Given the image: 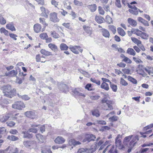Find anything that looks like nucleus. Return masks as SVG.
Returning a JSON list of instances; mask_svg holds the SVG:
<instances>
[{"mask_svg": "<svg viewBox=\"0 0 153 153\" xmlns=\"http://www.w3.org/2000/svg\"><path fill=\"white\" fill-rule=\"evenodd\" d=\"M138 32H140V33H139L140 36L143 39H147L148 37V35L146 33L142 32L141 31L138 30Z\"/></svg>", "mask_w": 153, "mask_h": 153, "instance_id": "obj_20", "label": "nucleus"}, {"mask_svg": "<svg viewBox=\"0 0 153 153\" xmlns=\"http://www.w3.org/2000/svg\"><path fill=\"white\" fill-rule=\"evenodd\" d=\"M88 137H89V139H91V141H94L95 139L96 138V137L93 134H89L88 135Z\"/></svg>", "mask_w": 153, "mask_h": 153, "instance_id": "obj_48", "label": "nucleus"}, {"mask_svg": "<svg viewBox=\"0 0 153 153\" xmlns=\"http://www.w3.org/2000/svg\"><path fill=\"white\" fill-rule=\"evenodd\" d=\"M62 88H64L63 90H62V91L63 92H65L66 91H67L68 89V87L65 84H62Z\"/></svg>", "mask_w": 153, "mask_h": 153, "instance_id": "obj_57", "label": "nucleus"}, {"mask_svg": "<svg viewBox=\"0 0 153 153\" xmlns=\"http://www.w3.org/2000/svg\"><path fill=\"white\" fill-rule=\"evenodd\" d=\"M102 33L103 36L106 38H109L110 36V33L109 31L106 29H102Z\"/></svg>", "mask_w": 153, "mask_h": 153, "instance_id": "obj_15", "label": "nucleus"}, {"mask_svg": "<svg viewBox=\"0 0 153 153\" xmlns=\"http://www.w3.org/2000/svg\"><path fill=\"white\" fill-rule=\"evenodd\" d=\"M40 37L42 39H45L46 38L48 37V35L46 33H44L40 35Z\"/></svg>", "mask_w": 153, "mask_h": 153, "instance_id": "obj_42", "label": "nucleus"}, {"mask_svg": "<svg viewBox=\"0 0 153 153\" xmlns=\"http://www.w3.org/2000/svg\"><path fill=\"white\" fill-rule=\"evenodd\" d=\"M139 140V138L138 136L136 135L135 137L133 138L132 140L130 142L131 145L133 144V147H134L135 144L137 143V141L134 142L136 140L138 141Z\"/></svg>", "mask_w": 153, "mask_h": 153, "instance_id": "obj_14", "label": "nucleus"}, {"mask_svg": "<svg viewBox=\"0 0 153 153\" xmlns=\"http://www.w3.org/2000/svg\"><path fill=\"white\" fill-rule=\"evenodd\" d=\"M23 143L25 146L30 149L35 148L36 146V142L34 141H25Z\"/></svg>", "mask_w": 153, "mask_h": 153, "instance_id": "obj_3", "label": "nucleus"}, {"mask_svg": "<svg viewBox=\"0 0 153 153\" xmlns=\"http://www.w3.org/2000/svg\"><path fill=\"white\" fill-rule=\"evenodd\" d=\"M88 149L87 148H81L79 149L77 151L78 153H82V152H86Z\"/></svg>", "mask_w": 153, "mask_h": 153, "instance_id": "obj_51", "label": "nucleus"}, {"mask_svg": "<svg viewBox=\"0 0 153 153\" xmlns=\"http://www.w3.org/2000/svg\"><path fill=\"white\" fill-rule=\"evenodd\" d=\"M18 95L19 97L21 98L23 100H28L30 98V97L26 95H24L22 96H20V97L19 96V94H18Z\"/></svg>", "mask_w": 153, "mask_h": 153, "instance_id": "obj_36", "label": "nucleus"}, {"mask_svg": "<svg viewBox=\"0 0 153 153\" xmlns=\"http://www.w3.org/2000/svg\"><path fill=\"white\" fill-rule=\"evenodd\" d=\"M9 36L10 37L15 40H16V37H17V36L13 33L9 34Z\"/></svg>", "mask_w": 153, "mask_h": 153, "instance_id": "obj_56", "label": "nucleus"}, {"mask_svg": "<svg viewBox=\"0 0 153 153\" xmlns=\"http://www.w3.org/2000/svg\"><path fill=\"white\" fill-rule=\"evenodd\" d=\"M1 89L3 91V94L7 97L12 98L16 94V90L13 88L11 89V86L7 85L1 87Z\"/></svg>", "mask_w": 153, "mask_h": 153, "instance_id": "obj_1", "label": "nucleus"}, {"mask_svg": "<svg viewBox=\"0 0 153 153\" xmlns=\"http://www.w3.org/2000/svg\"><path fill=\"white\" fill-rule=\"evenodd\" d=\"M122 71L124 74H129L130 72V70L128 69L124 68L122 69Z\"/></svg>", "mask_w": 153, "mask_h": 153, "instance_id": "obj_62", "label": "nucleus"}, {"mask_svg": "<svg viewBox=\"0 0 153 153\" xmlns=\"http://www.w3.org/2000/svg\"><path fill=\"white\" fill-rule=\"evenodd\" d=\"M18 72L16 70H12L8 73H6L4 76H10L11 77H15L16 76Z\"/></svg>", "mask_w": 153, "mask_h": 153, "instance_id": "obj_7", "label": "nucleus"}, {"mask_svg": "<svg viewBox=\"0 0 153 153\" xmlns=\"http://www.w3.org/2000/svg\"><path fill=\"white\" fill-rule=\"evenodd\" d=\"M100 97L98 95H95L94 96H91L90 97V98L91 100H96L98 99Z\"/></svg>", "mask_w": 153, "mask_h": 153, "instance_id": "obj_52", "label": "nucleus"}, {"mask_svg": "<svg viewBox=\"0 0 153 153\" xmlns=\"http://www.w3.org/2000/svg\"><path fill=\"white\" fill-rule=\"evenodd\" d=\"M120 83L122 85L127 86L128 83L123 78H121Z\"/></svg>", "mask_w": 153, "mask_h": 153, "instance_id": "obj_38", "label": "nucleus"}, {"mask_svg": "<svg viewBox=\"0 0 153 153\" xmlns=\"http://www.w3.org/2000/svg\"><path fill=\"white\" fill-rule=\"evenodd\" d=\"M41 53L45 56H48L51 55V53L45 49H42L40 51Z\"/></svg>", "mask_w": 153, "mask_h": 153, "instance_id": "obj_24", "label": "nucleus"}, {"mask_svg": "<svg viewBox=\"0 0 153 153\" xmlns=\"http://www.w3.org/2000/svg\"><path fill=\"white\" fill-rule=\"evenodd\" d=\"M116 2L115 3L116 5L118 7L120 8L121 7V5L120 4V0H116Z\"/></svg>", "mask_w": 153, "mask_h": 153, "instance_id": "obj_58", "label": "nucleus"}, {"mask_svg": "<svg viewBox=\"0 0 153 153\" xmlns=\"http://www.w3.org/2000/svg\"><path fill=\"white\" fill-rule=\"evenodd\" d=\"M123 61L126 62V63L129 64L131 63L132 62L131 61L128 57H126L125 58L123 59Z\"/></svg>", "mask_w": 153, "mask_h": 153, "instance_id": "obj_49", "label": "nucleus"}, {"mask_svg": "<svg viewBox=\"0 0 153 153\" xmlns=\"http://www.w3.org/2000/svg\"><path fill=\"white\" fill-rule=\"evenodd\" d=\"M121 137L120 134H118L115 139L116 146L120 149H122L124 148V146L122 144L121 140L119 138Z\"/></svg>", "mask_w": 153, "mask_h": 153, "instance_id": "obj_5", "label": "nucleus"}, {"mask_svg": "<svg viewBox=\"0 0 153 153\" xmlns=\"http://www.w3.org/2000/svg\"><path fill=\"white\" fill-rule=\"evenodd\" d=\"M85 88L89 91H91L93 90V89L92 88V85L91 84L88 83L85 85Z\"/></svg>", "mask_w": 153, "mask_h": 153, "instance_id": "obj_37", "label": "nucleus"}, {"mask_svg": "<svg viewBox=\"0 0 153 153\" xmlns=\"http://www.w3.org/2000/svg\"><path fill=\"white\" fill-rule=\"evenodd\" d=\"M69 48L71 51L76 54H79V51L81 53H82L83 51V49H81V47L79 46L70 45L69 46Z\"/></svg>", "mask_w": 153, "mask_h": 153, "instance_id": "obj_4", "label": "nucleus"}, {"mask_svg": "<svg viewBox=\"0 0 153 153\" xmlns=\"http://www.w3.org/2000/svg\"><path fill=\"white\" fill-rule=\"evenodd\" d=\"M51 35L55 39L58 38L59 37V35L54 31L51 32Z\"/></svg>", "mask_w": 153, "mask_h": 153, "instance_id": "obj_39", "label": "nucleus"}, {"mask_svg": "<svg viewBox=\"0 0 153 153\" xmlns=\"http://www.w3.org/2000/svg\"><path fill=\"white\" fill-rule=\"evenodd\" d=\"M41 152L42 153H52V152L50 149H48L47 150H45L43 149H42Z\"/></svg>", "mask_w": 153, "mask_h": 153, "instance_id": "obj_59", "label": "nucleus"}, {"mask_svg": "<svg viewBox=\"0 0 153 153\" xmlns=\"http://www.w3.org/2000/svg\"><path fill=\"white\" fill-rule=\"evenodd\" d=\"M101 102L103 104L102 108L103 109L105 110H108V109L105 107L106 104H108V100L107 98L105 97H104V98L101 100Z\"/></svg>", "mask_w": 153, "mask_h": 153, "instance_id": "obj_10", "label": "nucleus"}, {"mask_svg": "<svg viewBox=\"0 0 153 153\" xmlns=\"http://www.w3.org/2000/svg\"><path fill=\"white\" fill-rule=\"evenodd\" d=\"M33 28L36 33H38L41 31V26L40 24L37 23L34 25Z\"/></svg>", "mask_w": 153, "mask_h": 153, "instance_id": "obj_12", "label": "nucleus"}, {"mask_svg": "<svg viewBox=\"0 0 153 153\" xmlns=\"http://www.w3.org/2000/svg\"><path fill=\"white\" fill-rule=\"evenodd\" d=\"M57 13L56 12L51 13L50 14V19H56L57 18Z\"/></svg>", "mask_w": 153, "mask_h": 153, "instance_id": "obj_27", "label": "nucleus"}, {"mask_svg": "<svg viewBox=\"0 0 153 153\" xmlns=\"http://www.w3.org/2000/svg\"><path fill=\"white\" fill-rule=\"evenodd\" d=\"M40 131L43 133L45 131V128L44 125L41 126L39 127Z\"/></svg>", "mask_w": 153, "mask_h": 153, "instance_id": "obj_60", "label": "nucleus"}, {"mask_svg": "<svg viewBox=\"0 0 153 153\" xmlns=\"http://www.w3.org/2000/svg\"><path fill=\"white\" fill-rule=\"evenodd\" d=\"M138 10L139 9L137 8V10H129V11L131 13L135 15H137L138 14Z\"/></svg>", "mask_w": 153, "mask_h": 153, "instance_id": "obj_35", "label": "nucleus"}, {"mask_svg": "<svg viewBox=\"0 0 153 153\" xmlns=\"http://www.w3.org/2000/svg\"><path fill=\"white\" fill-rule=\"evenodd\" d=\"M133 59L137 63H139L140 62H142L141 60L140 59H137V58H136L135 57H133Z\"/></svg>", "mask_w": 153, "mask_h": 153, "instance_id": "obj_64", "label": "nucleus"}, {"mask_svg": "<svg viewBox=\"0 0 153 153\" xmlns=\"http://www.w3.org/2000/svg\"><path fill=\"white\" fill-rule=\"evenodd\" d=\"M117 31L118 33L122 36H124L126 34L124 30L121 27H118L117 28Z\"/></svg>", "mask_w": 153, "mask_h": 153, "instance_id": "obj_25", "label": "nucleus"}, {"mask_svg": "<svg viewBox=\"0 0 153 153\" xmlns=\"http://www.w3.org/2000/svg\"><path fill=\"white\" fill-rule=\"evenodd\" d=\"M92 115L96 117H98L100 115L99 111L97 109L94 110L92 111Z\"/></svg>", "mask_w": 153, "mask_h": 153, "instance_id": "obj_31", "label": "nucleus"}, {"mask_svg": "<svg viewBox=\"0 0 153 153\" xmlns=\"http://www.w3.org/2000/svg\"><path fill=\"white\" fill-rule=\"evenodd\" d=\"M110 145V146L109 147L108 152L109 153H117L118 151L116 148L114 147V146L111 144Z\"/></svg>", "mask_w": 153, "mask_h": 153, "instance_id": "obj_11", "label": "nucleus"}, {"mask_svg": "<svg viewBox=\"0 0 153 153\" xmlns=\"http://www.w3.org/2000/svg\"><path fill=\"white\" fill-rule=\"evenodd\" d=\"M127 78L128 80L132 82L134 84H136L137 83V80L135 79L130 76H128Z\"/></svg>", "mask_w": 153, "mask_h": 153, "instance_id": "obj_30", "label": "nucleus"}, {"mask_svg": "<svg viewBox=\"0 0 153 153\" xmlns=\"http://www.w3.org/2000/svg\"><path fill=\"white\" fill-rule=\"evenodd\" d=\"M74 4L76 5L82 6L83 4L82 2H80L76 0H74Z\"/></svg>", "mask_w": 153, "mask_h": 153, "instance_id": "obj_45", "label": "nucleus"}, {"mask_svg": "<svg viewBox=\"0 0 153 153\" xmlns=\"http://www.w3.org/2000/svg\"><path fill=\"white\" fill-rule=\"evenodd\" d=\"M90 80L93 83H96L98 85H100V82L99 80H96L95 78H91L90 79Z\"/></svg>", "mask_w": 153, "mask_h": 153, "instance_id": "obj_33", "label": "nucleus"}, {"mask_svg": "<svg viewBox=\"0 0 153 153\" xmlns=\"http://www.w3.org/2000/svg\"><path fill=\"white\" fill-rule=\"evenodd\" d=\"M108 109V110H111L113 109V107L111 105L108 104V103L106 104L105 106V107Z\"/></svg>", "mask_w": 153, "mask_h": 153, "instance_id": "obj_54", "label": "nucleus"}, {"mask_svg": "<svg viewBox=\"0 0 153 153\" xmlns=\"http://www.w3.org/2000/svg\"><path fill=\"white\" fill-rule=\"evenodd\" d=\"M126 53L129 55L134 56H135L136 54V52L134 50L130 48H128L126 51Z\"/></svg>", "mask_w": 153, "mask_h": 153, "instance_id": "obj_21", "label": "nucleus"}, {"mask_svg": "<svg viewBox=\"0 0 153 153\" xmlns=\"http://www.w3.org/2000/svg\"><path fill=\"white\" fill-rule=\"evenodd\" d=\"M18 114H13L10 113L6 114L3 116L2 117H1V122L2 123L5 122L9 118H10V120L11 119L14 120V119H16L17 118L15 116Z\"/></svg>", "mask_w": 153, "mask_h": 153, "instance_id": "obj_2", "label": "nucleus"}, {"mask_svg": "<svg viewBox=\"0 0 153 153\" xmlns=\"http://www.w3.org/2000/svg\"><path fill=\"white\" fill-rule=\"evenodd\" d=\"M7 139L10 140L14 141L17 140L19 138L15 136L11 135L8 136Z\"/></svg>", "mask_w": 153, "mask_h": 153, "instance_id": "obj_29", "label": "nucleus"}, {"mask_svg": "<svg viewBox=\"0 0 153 153\" xmlns=\"http://www.w3.org/2000/svg\"><path fill=\"white\" fill-rule=\"evenodd\" d=\"M132 136V135H131L126 137L124 138V140L126 142H128L131 139Z\"/></svg>", "mask_w": 153, "mask_h": 153, "instance_id": "obj_55", "label": "nucleus"}, {"mask_svg": "<svg viewBox=\"0 0 153 153\" xmlns=\"http://www.w3.org/2000/svg\"><path fill=\"white\" fill-rule=\"evenodd\" d=\"M69 143L71 145H73L74 146L79 145L81 144L80 142L78 141H76L74 139H71L69 141Z\"/></svg>", "mask_w": 153, "mask_h": 153, "instance_id": "obj_17", "label": "nucleus"}, {"mask_svg": "<svg viewBox=\"0 0 153 153\" xmlns=\"http://www.w3.org/2000/svg\"><path fill=\"white\" fill-rule=\"evenodd\" d=\"M100 87L107 91H108L109 89V85L106 83H102L100 85Z\"/></svg>", "mask_w": 153, "mask_h": 153, "instance_id": "obj_18", "label": "nucleus"}, {"mask_svg": "<svg viewBox=\"0 0 153 153\" xmlns=\"http://www.w3.org/2000/svg\"><path fill=\"white\" fill-rule=\"evenodd\" d=\"M12 108L17 109L18 110H21L22 108L25 107L24 103L21 101H17L15 102V103L12 105Z\"/></svg>", "mask_w": 153, "mask_h": 153, "instance_id": "obj_6", "label": "nucleus"}, {"mask_svg": "<svg viewBox=\"0 0 153 153\" xmlns=\"http://www.w3.org/2000/svg\"><path fill=\"white\" fill-rule=\"evenodd\" d=\"M55 142L58 144H62L65 141V140L62 137L58 136L54 140Z\"/></svg>", "mask_w": 153, "mask_h": 153, "instance_id": "obj_9", "label": "nucleus"}, {"mask_svg": "<svg viewBox=\"0 0 153 153\" xmlns=\"http://www.w3.org/2000/svg\"><path fill=\"white\" fill-rule=\"evenodd\" d=\"M40 9L42 13L49 14V11L47 9H46L44 7H40Z\"/></svg>", "mask_w": 153, "mask_h": 153, "instance_id": "obj_43", "label": "nucleus"}, {"mask_svg": "<svg viewBox=\"0 0 153 153\" xmlns=\"http://www.w3.org/2000/svg\"><path fill=\"white\" fill-rule=\"evenodd\" d=\"M91 141V139H89V137H88V136H87V137H86L83 140L82 142H86L87 143Z\"/></svg>", "mask_w": 153, "mask_h": 153, "instance_id": "obj_63", "label": "nucleus"}, {"mask_svg": "<svg viewBox=\"0 0 153 153\" xmlns=\"http://www.w3.org/2000/svg\"><path fill=\"white\" fill-rule=\"evenodd\" d=\"M48 46L49 48L54 52L58 50L57 46L53 44L50 43L48 44Z\"/></svg>", "mask_w": 153, "mask_h": 153, "instance_id": "obj_19", "label": "nucleus"}, {"mask_svg": "<svg viewBox=\"0 0 153 153\" xmlns=\"http://www.w3.org/2000/svg\"><path fill=\"white\" fill-rule=\"evenodd\" d=\"M83 28L84 30L87 33L91 34V33L92 29H91L90 28L88 27L87 26L85 25H84Z\"/></svg>", "mask_w": 153, "mask_h": 153, "instance_id": "obj_23", "label": "nucleus"}, {"mask_svg": "<svg viewBox=\"0 0 153 153\" xmlns=\"http://www.w3.org/2000/svg\"><path fill=\"white\" fill-rule=\"evenodd\" d=\"M1 33H4L5 35H8L9 34L8 31L3 27L1 28Z\"/></svg>", "mask_w": 153, "mask_h": 153, "instance_id": "obj_41", "label": "nucleus"}, {"mask_svg": "<svg viewBox=\"0 0 153 153\" xmlns=\"http://www.w3.org/2000/svg\"><path fill=\"white\" fill-rule=\"evenodd\" d=\"M6 27L7 29L10 30L11 31L16 30V29L14 26L10 24H7L6 26Z\"/></svg>", "mask_w": 153, "mask_h": 153, "instance_id": "obj_28", "label": "nucleus"}, {"mask_svg": "<svg viewBox=\"0 0 153 153\" xmlns=\"http://www.w3.org/2000/svg\"><path fill=\"white\" fill-rule=\"evenodd\" d=\"M28 131L36 133L37 132V129L36 128H30L28 130Z\"/></svg>", "mask_w": 153, "mask_h": 153, "instance_id": "obj_53", "label": "nucleus"}, {"mask_svg": "<svg viewBox=\"0 0 153 153\" xmlns=\"http://www.w3.org/2000/svg\"><path fill=\"white\" fill-rule=\"evenodd\" d=\"M36 138L40 141H41V140H42L43 138V136L39 134H36Z\"/></svg>", "mask_w": 153, "mask_h": 153, "instance_id": "obj_46", "label": "nucleus"}, {"mask_svg": "<svg viewBox=\"0 0 153 153\" xmlns=\"http://www.w3.org/2000/svg\"><path fill=\"white\" fill-rule=\"evenodd\" d=\"M25 115L28 117L33 119L35 117V113L32 111H28L25 112Z\"/></svg>", "mask_w": 153, "mask_h": 153, "instance_id": "obj_8", "label": "nucleus"}, {"mask_svg": "<svg viewBox=\"0 0 153 153\" xmlns=\"http://www.w3.org/2000/svg\"><path fill=\"white\" fill-rule=\"evenodd\" d=\"M118 117L116 116H114L109 118V120L110 121L113 122L117 121L118 120Z\"/></svg>", "mask_w": 153, "mask_h": 153, "instance_id": "obj_34", "label": "nucleus"}, {"mask_svg": "<svg viewBox=\"0 0 153 153\" xmlns=\"http://www.w3.org/2000/svg\"><path fill=\"white\" fill-rule=\"evenodd\" d=\"M6 123L7 126H9L10 127H13L15 124V123L14 122L12 121L9 122L8 123Z\"/></svg>", "mask_w": 153, "mask_h": 153, "instance_id": "obj_50", "label": "nucleus"}, {"mask_svg": "<svg viewBox=\"0 0 153 153\" xmlns=\"http://www.w3.org/2000/svg\"><path fill=\"white\" fill-rule=\"evenodd\" d=\"M98 11L100 14L104 15V11L102 9V7L99 6L98 7Z\"/></svg>", "mask_w": 153, "mask_h": 153, "instance_id": "obj_47", "label": "nucleus"}, {"mask_svg": "<svg viewBox=\"0 0 153 153\" xmlns=\"http://www.w3.org/2000/svg\"><path fill=\"white\" fill-rule=\"evenodd\" d=\"M139 21L142 23L144 25L146 26H148L149 25V23L146 20H138Z\"/></svg>", "mask_w": 153, "mask_h": 153, "instance_id": "obj_44", "label": "nucleus"}, {"mask_svg": "<svg viewBox=\"0 0 153 153\" xmlns=\"http://www.w3.org/2000/svg\"><path fill=\"white\" fill-rule=\"evenodd\" d=\"M128 23L132 26L133 27L136 26L137 23L134 20H128Z\"/></svg>", "mask_w": 153, "mask_h": 153, "instance_id": "obj_26", "label": "nucleus"}, {"mask_svg": "<svg viewBox=\"0 0 153 153\" xmlns=\"http://www.w3.org/2000/svg\"><path fill=\"white\" fill-rule=\"evenodd\" d=\"M87 7L90 10L91 12H94L97 9V5L95 4L89 5L87 6Z\"/></svg>", "mask_w": 153, "mask_h": 153, "instance_id": "obj_16", "label": "nucleus"}, {"mask_svg": "<svg viewBox=\"0 0 153 153\" xmlns=\"http://www.w3.org/2000/svg\"><path fill=\"white\" fill-rule=\"evenodd\" d=\"M28 130L27 131L23 132L22 133L23 134L24 138H30L33 137V135L28 132Z\"/></svg>", "mask_w": 153, "mask_h": 153, "instance_id": "obj_13", "label": "nucleus"}, {"mask_svg": "<svg viewBox=\"0 0 153 153\" xmlns=\"http://www.w3.org/2000/svg\"><path fill=\"white\" fill-rule=\"evenodd\" d=\"M110 29L114 34H115L116 32V28L113 25H110L108 26Z\"/></svg>", "mask_w": 153, "mask_h": 153, "instance_id": "obj_40", "label": "nucleus"}, {"mask_svg": "<svg viewBox=\"0 0 153 153\" xmlns=\"http://www.w3.org/2000/svg\"><path fill=\"white\" fill-rule=\"evenodd\" d=\"M18 150L17 148H15L14 149H13L12 151L10 150V152L8 153H18Z\"/></svg>", "mask_w": 153, "mask_h": 153, "instance_id": "obj_61", "label": "nucleus"}, {"mask_svg": "<svg viewBox=\"0 0 153 153\" xmlns=\"http://www.w3.org/2000/svg\"><path fill=\"white\" fill-rule=\"evenodd\" d=\"M60 48L61 51H67L68 48V47L65 43H62L60 45Z\"/></svg>", "mask_w": 153, "mask_h": 153, "instance_id": "obj_22", "label": "nucleus"}, {"mask_svg": "<svg viewBox=\"0 0 153 153\" xmlns=\"http://www.w3.org/2000/svg\"><path fill=\"white\" fill-rule=\"evenodd\" d=\"M110 87L112 89V91L114 92H116L117 88V85L112 84L111 82H110Z\"/></svg>", "mask_w": 153, "mask_h": 153, "instance_id": "obj_32", "label": "nucleus"}]
</instances>
